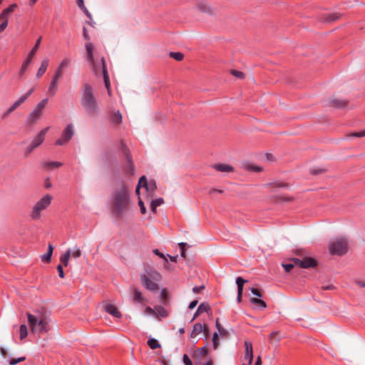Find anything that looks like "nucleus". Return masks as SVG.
<instances>
[{"label": "nucleus", "mask_w": 365, "mask_h": 365, "mask_svg": "<svg viewBox=\"0 0 365 365\" xmlns=\"http://www.w3.org/2000/svg\"><path fill=\"white\" fill-rule=\"evenodd\" d=\"M111 121L115 125H118L122 122V115L119 111L114 112L111 115Z\"/></svg>", "instance_id": "nucleus-31"}, {"label": "nucleus", "mask_w": 365, "mask_h": 365, "mask_svg": "<svg viewBox=\"0 0 365 365\" xmlns=\"http://www.w3.org/2000/svg\"><path fill=\"white\" fill-rule=\"evenodd\" d=\"M34 91V88H31L29 89L25 94L21 96L19 100H17L15 103H18V106H19L21 104L24 103L26 100L32 94V93Z\"/></svg>", "instance_id": "nucleus-29"}, {"label": "nucleus", "mask_w": 365, "mask_h": 365, "mask_svg": "<svg viewBox=\"0 0 365 365\" xmlns=\"http://www.w3.org/2000/svg\"><path fill=\"white\" fill-rule=\"evenodd\" d=\"M83 35L86 40L90 41L91 38L86 27H83Z\"/></svg>", "instance_id": "nucleus-64"}, {"label": "nucleus", "mask_w": 365, "mask_h": 365, "mask_svg": "<svg viewBox=\"0 0 365 365\" xmlns=\"http://www.w3.org/2000/svg\"><path fill=\"white\" fill-rule=\"evenodd\" d=\"M62 165V163L61 162L58 161H48L44 162L42 165L43 168L46 169H54L56 168H58Z\"/></svg>", "instance_id": "nucleus-26"}, {"label": "nucleus", "mask_w": 365, "mask_h": 365, "mask_svg": "<svg viewBox=\"0 0 365 365\" xmlns=\"http://www.w3.org/2000/svg\"><path fill=\"white\" fill-rule=\"evenodd\" d=\"M294 263H287V264H282V266L284 268V270L287 272H290L292 268L294 267Z\"/></svg>", "instance_id": "nucleus-50"}, {"label": "nucleus", "mask_w": 365, "mask_h": 365, "mask_svg": "<svg viewBox=\"0 0 365 365\" xmlns=\"http://www.w3.org/2000/svg\"><path fill=\"white\" fill-rule=\"evenodd\" d=\"M197 309L202 314L203 312H207L210 309V307L208 304L202 303L199 305Z\"/></svg>", "instance_id": "nucleus-42"}, {"label": "nucleus", "mask_w": 365, "mask_h": 365, "mask_svg": "<svg viewBox=\"0 0 365 365\" xmlns=\"http://www.w3.org/2000/svg\"><path fill=\"white\" fill-rule=\"evenodd\" d=\"M213 168L219 172H232L234 168L228 165L225 164H215L213 165Z\"/></svg>", "instance_id": "nucleus-22"}, {"label": "nucleus", "mask_w": 365, "mask_h": 365, "mask_svg": "<svg viewBox=\"0 0 365 365\" xmlns=\"http://www.w3.org/2000/svg\"><path fill=\"white\" fill-rule=\"evenodd\" d=\"M133 300L138 303H143L144 297H143L141 292L136 288L133 290Z\"/></svg>", "instance_id": "nucleus-33"}, {"label": "nucleus", "mask_w": 365, "mask_h": 365, "mask_svg": "<svg viewBox=\"0 0 365 365\" xmlns=\"http://www.w3.org/2000/svg\"><path fill=\"white\" fill-rule=\"evenodd\" d=\"M195 364L196 365H212V361L211 359H210L206 363H203V362L200 361V360H197V361H195Z\"/></svg>", "instance_id": "nucleus-60"}, {"label": "nucleus", "mask_w": 365, "mask_h": 365, "mask_svg": "<svg viewBox=\"0 0 365 365\" xmlns=\"http://www.w3.org/2000/svg\"><path fill=\"white\" fill-rule=\"evenodd\" d=\"M19 107L18 103H14L2 115V118H6L10 113Z\"/></svg>", "instance_id": "nucleus-38"}, {"label": "nucleus", "mask_w": 365, "mask_h": 365, "mask_svg": "<svg viewBox=\"0 0 365 365\" xmlns=\"http://www.w3.org/2000/svg\"><path fill=\"white\" fill-rule=\"evenodd\" d=\"M213 349H217L219 345L218 334L215 332L212 337Z\"/></svg>", "instance_id": "nucleus-47"}, {"label": "nucleus", "mask_w": 365, "mask_h": 365, "mask_svg": "<svg viewBox=\"0 0 365 365\" xmlns=\"http://www.w3.org/2000/svg\"><path fill=\"white\" fill-rule=\"evenodd\" d=\"M292 262H294L295 265L305 269L314 267L317 265V260L312 257H304L302 259L294 258Z\"/></svg>", "instance_id": "nucleus-9"}, {"label": "nucleus", "mask_w": 365, "mask_h": 365, "mask_svg": "<svg viewBox=\"0 0 365 365\" xmlns=\"http://www.w3.org/2000/svg\"><path fill=\"white\" fill-rule=\"evenodd\" d=\"M53 251V247L52 245L49 244L48 246V250L46 253L43 254L41 258L43 262H49L51 261L52 254Z\"/></svg>", "instance_id": "nucleus-23"}, {"label": "nucleus", "mask_w": 365, "mask_h": 365, "mask_svg": "<svg viewBox=\"0 0 365 365\" xmlns=\"http://www.w3.org/2000/svg\"><path fill=\"white\" fill-rule=\"evenodd\" d=\"M48 63H49L48 58H45L42 61L41 66L36 73L37 78H41L45 73V72L46 71L47 68L48 66Z\"/></svg>", "instance_id": "nucleus-20"}, {"label": "nucleus", "mask_w": 365, "mask_h": 365, "mask_svg": "<svg viewBox=\"0 0 365 365\" xmlns=\"http://www.w3.org/2000/svg\"><path fill=\"white\" fill-rule=\"evenodd\" d=\"M197 8L202 12L208 13L210 9L208 4L205 1H200L197 4Z\"/></svg>", "instance_id": "nucleus-34"}, {"label": "nucleus", "mask_w": 365, "mask_h": 365, "mask_svg": "<svg viewBox=\"0 0 365 365\" xmlns=\"http://www.w3.org/2000/svg\"><path fill=\"white\" fill-rule=\"evenodd\" d=\"M17 8L16 4H12L0 14V19H8V16Z\"/></svg>", "instance_id": "nucleus-19"}, {"label": "nucleus", "mask_w": 365, "mask_h": 365, "mask_svg": "<svg viewBox=\"0 0 365 365\" xmlns=\"http://www.w3.org/2000/svg\"><path fill=\"white\" fill-rule=\"evenodd\" d=\"M215 327L219 332V334L222 336H227L229 335V332L227 329H224L220 323L219 322V319H217L215 322Z\"/></svg>", "instance_id": "nucleus-32"}, {"label": "nucleus", "mask_w": 365, "mask_h": 365, "mask_svg": "<svg viewBox=\"0 0 365 365\" xmlns=\"http://www.w3.org/2000/svg\"><path fill=\"white\" fill-rule=\"evenodd\" d=\"M103 309L106 312L111 314L116 318H120L122 317L121 313L118 310L116 307L113 304H107L104 305Z\"/></svg>", "instance_id": "nucleus-17"}, {"label": "nucleus", "mask_w": 365, "mask_h": 365, "mask_svg": "<svg viewBox=\"0 0 365 365\" xmlns=\"http://www.w3.org/2000/svg\"><path fill=\"white\" fill-rule=\"evenodd\" d=\"M207 355V349L206 346H203L202 348L197 349L192 354V357L195 361L201 360L203 357H205Z\"/></svg>", "instance_id": "nucleus-16"}, {"label": "nucleus", "mask_w": 365, "mask_h": 365, "mask_svg": "<svg viewBox=\"0 0 365 365\" xmlns=\"http://www.w3.org/2000/svg\"><path fill=\"white\" fill-rule=\"evenodd\" d=\"M250 291L251 292L255 295V296H257L258 297H262V294L260 292V291L256 288H254V287H252L250 289Z\"/></svg>", "instance_id": "nucleus-59"}, {"label": "nucleus", "mask_w": 365, "mask_h": 365, "mask_svg": "<svg viewBox=\"0 0 365 365\" xmlns=\"http://www.w3.org/2000/svg\"><path fill=\"white\" fill-rule=\"evenodd\" d=\"M145 313L149 315L155 314V309H152L150 307H147L145 309Z\"/></svg>", "instance_id": "nucleus-61"}, {"label": "nucleus", "mask_w": 365, "mask_h": 365, "mask_svg": "<svg viewBox=\"0 0 365 365\" xmlns=\"http://www.w3.org/2000/svg\"><path fill=\"white\" fill-rule=\"evenodd\" d=\"M148 182H148V180L145 175L140 177L138 184L135 189L136 194H138V195L139 194V191H140V189L141 187H143L146 189L148 185Z\"/></svg>", "instance_id": "nucleus-27"}, {"label": "nucleus", "mask_w": 365, "mask_h": 365, "mask_svg": "<svg viewBox=\"0 0 365 365\" xmlns=\"http://www.w3.org/2000/svg\"><path fill=\"white\" fill-rule=\"evenodd\" d=\"M52 197L50 195L43 196L34 206L31 212V217L33 220H38L41 217V212L45 210L51 202Z\"/></svg>", "instance_id": "nucleus-6"}, {"label": "nucleus", "mask_w": 365, "mask_h": 365, "mask_svg": "<svg viewBox=\"0 0 365 365\" xmlns=\"http://www.w3.org/2000/svg\"><path fill=\"white\" fill-rule=\"evenodd\" d=\"M183 362L185 365H192V361L187 354L183 355Z\"/></svg>", "instance_id": "nucleus-57"}, {"label": "nucleus", "mask_w": 365, "mask_h": 365, "mask_svg": "<svg viewBox=\"0 0 365 365\" xmlns=\"http://www.w3.org/2000/svg\"><path fill=\"white\" fill-rule=\"evenodd\" d=\"M138 205L140 207V212L143 215L145 214L146 208L144 205L143 202L140 199H139V200H138Z\"/></svg>", "instance_id": "nucleus-53"}, {"label": "nucleus", "mask_w": 365, "mask_h": 365, "mask_svg": "<svg viewBox=\"0 0 365 365\" xmlns=\"http://www.w3.org/2000/svg\"><path fill=\"white\" fill-rule=\"evenodd\" d=\"M250 302L253 304L259 305L261 308L264 309L267 307V304L264 301L257 298H250Z\"/></svg>", "instance_id": "nucleus-37"}, {"label": "nucleus", "mask_w": 365, "mask_h": 365, "mask_svg": "<svg viewBox=\"0 0 365 365\" xmlns=\"http://www.w3.org/2000/svg\"><path fill=\"white\" fill-rule=\"evenodd\" d=\"M170 56L178 61H182L184 58V55L180 52H170Z\"/></svg>", "instance_id": "nucleus-43"}, {"label": "nucleus", "mask_w": 365, "mask_h": 365, "mask_svg": "<svg viewBox=\"0 0 365 365\" xmlns=\"http://www.w3.org/2000/svg\"><path fill=\"white\" fill-rule=\"evenodd\" d=\"M28 323L31 331L34 334H42L50 331V319L43 312H37L36 314L26 313Z\"/></svg>", "instance_id": "nucleus-3"}, {"label": "nucleus", "mask_w": 365, "mask_h": 365, "mask_svg": "<svg viewBox=\"0 0 365 365\" xmlns=\"http://www.w3.org/2000/svg\"><path fill=\"white\" fill-rule=\"evenodd\" d=\"M140 281L143 287L150 292H154L159 289V286L157 284L159 281H153L145 277H140Z\"/></svg>", "instance_id": "nucleus-13"}, {"label": "nucleus", "mask_w": 365, "mask_h": 365, "mask_svg": "<svg viewBox=\"0 0 365 365\" xmlns=\"http://www.w3.org/2000/svg\"><path fill=\"white\" fill-rule=\"evenodd\" d=\"M86 50L87 59L91 66L94 74L96 76L103 75L106 88L109 91L110 84L104 57L101 58V62H97L95 61L93 57V46L91 42H87L86 43Z\"/></svg>", "instance_id": "nucleus-1"}, {"label": "nucleus", "mask_w": 365, "mask_h": 365, "mask_svg": "<svg viewBox=\"0 0 365 365\" xmlns=\"http://www.w3.org/2000/svg\"><path fill=\"white\" fill-rule=\"evenodd\" d=\"M33 59L29 58V57L26 56V58L24 61L21 68L19 70V76L20 77L23 76L24 73L26 72L29 65L31 63Z\"/></svg>", "instance_id": "nucleus-21"}, {"label": "nucleus", "mask_w": 365, "mask_h": 365, "mask_svg": "<svg viewBox=\"0 0 365 365\" xmlns=\"http://www.w3.org/2000/svg\"><path fill=\"white\" fill-rule=\"evenodd\" d=\"M3 22L0 24V33L4 31L8 26V19H2Z\"/></svg>", "instance_id": "nucleus-55"}, {"label": "nucleus", "mask_w": 365, "mask_h": 365, "mask_svg": "<svg viewBox=\"0 0 365 365\" xmlns=\"http://www.w3.org/2000/svg\"><path fill=\"white\" fill-rule=\"evenodd\" d=\"M57 89H58V82L51 80L49 87H48V91H47L48 95H49L51 96H53L56 94Z\"/></svg>", "instance_id": "nucleus-28"}, {"label": "nucleus", "mask_w": 365, "mask_h": 365, "mask_svg": "<svg viewBox=\"0 0 365 365\" xmlns=\"http://www.w3.org/2000/svg\"><path fill=\"white\" fill-rule=\"evenodd\" d=\"M203 332L205 337H207L209 334L208 327L205 324L196 323L193 326L192 331L190 334V337H196L199 334Z\"/></svg>", "instance_id": "nucleus-12"}, {"label": "nucleus", "mask_w": 365, "mask_h": 365, "mask_svg": "<svg viewBox=\"0 0 365 365\" xmlns=\"http://www.w3.org/2000/svg\"><path fill=\"white\" fill-rule=\"evenodd\" d=\"M41 36H40L36 41V43L34 45V46L32 48V49L29 51V54H28V57H29V58H31L33 59L34 56H35L36 51H38V48H39V45L41 43Z\"/></svg>", "instance_id": "nucleus-30"}, {"label": "nucleus", "mask_w": 365, "mask_h": 365, "mask_svg": "<svg viewBox=\"0 0 365 365\" xmlns=\"http://www.w3.org/2000/svg\"><path fill=\"white\" fill-rule=\"evenodd\" d=\"M57 269V271L58 272V276L61 277V278H64L65 277V274H64V272H63V266L62 264H58L56 267Z\"/></svg>", "instance_id": "nucleus-51"}, {"label": "nucleus", "mask_w": 365, "mask_h": 365, "mask_svg": "<svg viewBox=\"0 0 365 365\" xmlns=\"http://www.w3.org/2000/svg\"><path fill=\"white\" fill-rule=\"evenodd\" d=\"M49 128H45L41 130L32 140L31 143L25 149V157H27L29 154H31L33 150L38 147L44 140L45 135L48 132Z\"/></svg>", "instance_id": "nucleus-8"}, {"label": "nucleus", "mask_w": 365, "mask_h": 365, "mask_svg": "<svg viewBox=\"0 0 365 365\" xmlns=\"http://www.w3.org/2000/svg\"><path fill=\"white\" fill-rule=\"evenodd\" d=\"M329 249L331 255H344L348 251V241L343 237H336L329 243Z\"/></svg>", "instance_id": "nucleus-5"}, {"label": "nucleus", "mask_w": 365, "mask_h": 365, "mask_svg": "<svg viewBox=\"0 0 365 365\" xmlns=\"http://www.w3.org/2000/svg\"><path fill=\"white\" fill-rule=\"evenodd\" d=\"M245 359L248 361L249 364H252L253 361V349L252 345L250 342L245 341Z\"/></svg>", "instance_id": "nucleus-15"}, {"label": "nucleus", "mask_w": 365, "mask_h": 365, "mask_svg": "<svg viewBox=\"0 0 365 365\" xmlns=\"http://www.w3.org/2000/svg\"><path fill=\"white\" fill-rule=\"evenodd\" d=\"M48 98H44L35 106L26 118V123L28 125H34L41 118L43 110L48 103Z\"/></svg>", "instance_id": "nucleus-7"}, {"label": "nucleus", "mask_w": 365, "mask_h": 365, "mask_svg": "<svg viewBox=\"0 0 365 365\" xmlns=\"http://www.w3.org/2000/svg\"><path fill=\"white\" fill-rule=\"evenodd\" d=\"M205 289V286L204 285H202V286H195L192 288V292L195 293V294H198V293H200L202 290H203Z\"/></svg>", "instance_id": "nucleus-56"}, {"label": "nucleus", "mask_w": 365, "mask_h": 365, "mask_svg": "<svg viewBox=\"0 0 365 365\" xmlns=\"http://www.w3.org/2000/svg\"><path fill=\"white\" fill-rule=\"evenodd\" d=\"M153 253L160 257V258L163 259L165 262H168V259L166 256L163 253L160 252L158 249L153 250Z\"/></svg>", "instance_id": "nucleus-49"}, {"label": "nucleus", "mask_w": 365, "mask_h": 365, "mask_svg": "<svg viewBox=\"0 0 365 365\" xmlns=\"http://www.w3.org/2000/svg\"><path fill=\"white\" fill-rule=\"evenodd\" d=\"M341 14L338 13L324 14L322 16V21L324 22H333L339 19Z\"/></svg>", "instance_id": "nucleus-18"}, {"label": "nucleus", "mask_w": 365, "mask_h": 365, "mask_svg": "<svg viewBox=\"0 0 365 365\" xmlns=\"http://www.w3.org/2000/svg\"><path fill=\"white\" fill-rule=\"evenodd\" d=\"M63 76V71L61 70H59V68H57V70L56 71L53 78H52V81H58L59 78H61Z\"/></svg>", "instance_id": "nucleus-46"}, {"label": "nucleus", "mask_w": 365, "mask_h": 365, "mask_svg": "<svg viewBox=\"0 0 365 365\" xmlns=\"http://www.w3.org/2000/svg\"><path fill=\"white\" fill-rule=\"evenodd\" d=\"M155 315H156L158 317H166L168 315V312L163 307L155 306Z\"/></svg>", "instance_id": "nucleus-25"}, {"label": "nucleus", "mask_w": 365, "mask_h": 365, "mask_svg": "<svg viewBox=\"0 0 365 365\" xmlns=\"http://www.w3.org/2000/svg\"><path fill=\"white\" fill-rule=\"evenodd\" d=\"M130 197L128 190L123 186L120 190L113 194V214L117 217H122L128 210Z\"/></svg>", "instance_id": "nucleus-4"}, {"label": "nucleus", "mask_w": 365, "mask_h": 365, "mask_svg": "<svg viewBox=\"0 0 365 365\" xmlns=\"http://www.w3.org/2000/svg\"><path fill=\"white\" fill-rule=\"evenodd\" d=\"M120 150L126 158V170L128 173L133 175L134 173V166L130 153L125 143H120Z\"/></svg>", "instance_id": "nucleus-10"}, {"label": "nucleus", "mask_w": 365, "mask_h": 365, "mask_svg": "<svg viewBox=\"0 0 365 365\" xmlns=\"http://www.w3.org/2000/svg\"><path fill=\"white\" fill-rule=\"evenodd\" d=\"M154 205L158 207V206H160L162 204H163L164 202V200L163 198L160 197V198H158V199H155L153 200H152V202Z\"/></svg>", "instance_id": "nucleus-54"}, {"label": "nucleus", "mask_w": 365, "mask_h": 365, "mask_svg": "<svg viewBox=\"0 0 365 365\" xmlns=\"http://www.w3.org/2000/svg\"><path fill=\"white\" fill-rule=\"evenodd\" d=\"M247 281L241 277H238L236 279V284L237 285V290L240 292H243V285L245 283H246Z\"/></svg>", "instance_id": "nucleus-39"}, {"label": "nucleus", "mask_w": 365, "mask_h": 365, "mask_svg": "<svg viewBox=\"0 0 365 365\" xmlns=\"http://www.w3.org/2000/svg\"><path fill=\"white\" fill-rule=\"evenodd\" d=\"M69 64H70V59L68 58H65L61 61L58 68H59V70H61L63 71V70L66 68H67L69 66Z\"/></svg>", "instance_id": "nucleus-41"}, {"label": "nucleus", "mask_w": 365, "mask_h": 365, "mask_svg": "<svg viewBox=\"0 0 365 365\" xmlns=\"http://www.w3.org/2000/svg\"><path fill=\"white\" fill-rule=\"evenodd\" d=\"M247 170L252 172L259 173L262 170V168L259 166L249 165L247 166Z\"/></svg>", "instance_id": "nucleus-44"}, {"label": "nucleus", "mask_w": 365, "mask_h": 365, "mask_svg": "<svg viewBox=\"0 0 365 365\" xmlns=\"http://www.w3.org/2000/svg\"><path fill=\"white\" fill-rule=\"evenodd\" d=\"M20 339L22 340L25 339L28 335V329L26 325L21 324L19 327Z\"/></svg>", "instance_id": "nucleus-36"}, {"label": "nucleus", "mask_w": 365, "mask_h": 365, "mask_svg": "<svg viewBox=\"0 0 365 365\" xmlns=\"http://www.w3.org/2000/svg\"><path fill=\"white\" fill-rule=\"evenodd\" d=\"M351 136L358 137V138L364 137L365 136V130L353 133L351 134Z\"/></svg>", "instance_id": "nucleus-58"}, {"label": "nucleus", "mask_w": 365, "mask_h": 365, "mask_svg": "<svg viewBox=\"0 0 365 365\" xmlns=\"http://www.w3.org/2000/svg\"><path fill=\"white\" fill-rule=\"evenodd\" d=\"M81 103L87 115L95 116L99 113V106L93 88L89 83L83 84Z\"/></svg>", "instance_id": "nucleus-2"}, {"label": "nucleus", "mask_w": 365, "mask_h": 365, "mask_svg": "<svg viewBox=\"0 0 365 365\" xmlns=\"http://www.w3.org/2000/svg\"><path fill=\"white\" fill-rule=\"evenodd\" d=\"M81 9L83 11V12L86 14V16L88 19H92V15H91V14L88 11V10L87 9V8H86V6H84V8H83V7H82Z\"/></svg>", "instance_id": "nucleus-62"}, {"label": "nucleus", "mask_w": 365, "mask_h": 365, "mask_svg": "<svg viewBox=\"0 0 365 365\" xmlns=\"http://www.w3.org/2000/svg\"><path fill=\"white\" fill-rule=\"evenodd\" d=\"M231 73L238 78H243L245 77V74L244 73H242V71H237V70H232L231 71Z\"/></svg>", "instance_id": "nucleus-48"}, {"label": "nucleus", "mask_w": 365, "mask_h": 365, "mask_svg": "<svg viewBox=\"0 0 365 365\" xmlns=\"http://www.w3.org/2000/svg\"><path fill=\"white\" fill-rule=\"evenodd\" d=\"M25 360H26L25 356L19 357L17 359H9V364L11 365H16L18 363L24 361Z\"/></svg>", "instance_id": "nucleus-45"}, {"label": "nucleus", "mask_w": 365, "mask_h": 365, "mask_svg": "<svg viewBox=\"0 0 365 365\" xmlns=\"http://www.w3.org/2000/svg\"><path fill=\"white\" fill-rule=\"evenodd\" d=\"M148 345L152 349H155L157 348H160V344H159L158 340L154 339V338H150L148 340Z\"/></svg>", "instance_id": "nucleus-35"}, {"label": "nucleus", "mask_w": 365, "mask_h": 365, "mask_svg": "<svg viewBox=\"0 0 365 365\" xmlns=\"http://www.w3.org/2000/svg\"><path fill=\"white\" fill-rule=\"evenodd\" d=\"M329 103L331 106L335 108H342L346 106L347 101L342 99H332L330 101Z\"/></svg>", "instance_id": "nucleus-24"}, {"label": "nucleus", "mask_w": 365, "mask_h": 365, "mask_svg": "<svg viewBox=\"0 0 365 365\" xmlns=\"http://www.w3.org/2000/svg\"><path fill=\"white\" fill-rule=\"evenodd\" d=\"M156 189H157V185H156L155 181H154V180L149 181L148 185L146 188V191L148 192H150V193H153Z\"/></svg>", "instance_id": "nucleus-40"}, {"label": "nucleus", "mask_w": 365, "mask_h": 365, "mask_svg": "<svg viewBox=\"0 0 365 365\" xmlns=\"http://www.w3.org/2000/svg\"><path fill=\"white\" fill-rule=\"evenodd\" d=\"M81 255V251L79 248H77L72 252H71V256L74 258H78Z\"/></svg>", "instance_id": "nucleus-52"}, {"label": "nucleus", "mask_w": 365, "mask_h": 365, "mask_svg": "<svg viewBox=\"0 0 365 365\" xmlns=\"http://www.w3.org/2000/svg\"><path fill=\"white\" fill-rule=\"evenodd\" d=\"M73 135V128L71 124H68L62 133L61 138H58L56 144L58 145H63L66 143Z\"/></svg>", "instance_id": "nucleus-11"}, {"label": "nucleus", "mask_w": 365, "mask_h": 365, "mask_svg": "<svg viewBox=\"0 0 365 365\" xmlns=\"http://www.w3.org/2000/svg\"><path fill=\"white\" fill-rule=\"evenodd\" d=\"M140 277H145L153 281H160L162 278L160 274L153 269H145V273L141 274Z\"/></svg>", "instance_id": "nucleus-14"}, {"label": "nucleus", "mask_w": 365, "mask_h": 365, "mask_svg": "<svg viewBox=\"0 0 365 365\" xmlns=\"http://www.w3.org/2000/svg\"><path fill=\"white\" fill-rule=\"evenodd\" d=\"M63 257L68 259L69 260L71 256V250L68 249L66 252L61 255Z\"/></svg>", "instance_id": "nucleus-63"}]
</instances>
